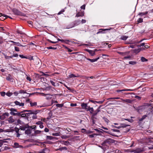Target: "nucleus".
Returning a JSON list of instances; mask_svg holds the SVG:
<instances>
[{"label": "nucleus", "instance_id": "obj_13", "mask_svg": "<svg viewBox=\"0 0 153 153\" xmlns=\"http://www.w3.org/2000/svg\"><path fill=\"white\" fill-rule=\"evenodd\" d=\"M121 100H122L123 102H125L127 103L130 104L132 103L133 102V100H131L129 99L124 100L121 99Z\"/></svg>", "mask_w": 153, "mask_h": 153}, {"label": "nucleus", "instance_id": "obj_34", "mask_svg": "<svg viewBox=\"0 0 153 153\" xmlns=\"http://www.w3.org/2000/svg\"><path fill=\"white\" fill-rule=\"evenodd\" d=\"M128 37V36L123 35L121 36L120 39L123 40H126Z\"/></svg>", "mask_w": 153, "mask_h": 153}, {"label": "nucleus", "instance_id": "obj_51", "mask_svg": "<svg viewBox=\"0 0 153 153\" xmlns=\"http://www.w3.org/2000/svg\"><path fill=\"white\" fill-rule=\"evenodd\" d=\"M47 48L48 49H53V50H56L57 49L56 47H48Z\"/></svg>", "mask_w": 153, "mask_h": 153}, {"label": "nucleus", "instance_id": "obj_63", "mask_svg": "<svg viewBox=\"0 0 153 153\" xmlns=\"http://www.w3.org/2000/svg\"><path fill=\"white\" fill-rule=\"evenodd\" d=\"M3 43V39L2 37L0 36V44H2Z\"/></svg>", "mask_w": 153, "mask_h": 153}, {"label": "nucleus", "instance_id": "obj_40", "mask_svg": "<svg viewBox=\"0 0 153 153\" xmlns=\"http://www.w3.org/2000/svg\"><path fill=\"white\" fill-rule=\"evenodd\" d=\"M30 104L31 106L33 107L37 105V102H30Z\"/></svg>", "mask_w": 153, "mask_h": 153}, {"label": "nucleus", "instance_id": "obj_28", "mask_svg": "<svg viewBox=\"0 0 153 153\" xmlns=\"http://www.w3.org/2000/svg\"><path fill=\"white\" fill-rule=\"evenodd\" d=\"M28 128V127H26V126H20L19 129L24 131L25 130L26 128Z\"/></svg>", "mask_w": 153, "mask_h": 153}, {"label": "nucleus", "instance_id": "obj_29", "mask_svg": "<svg viewBox=\"0 0 153 153\" xmlns=\"http://www.w3.org/2000/svg\"><path fill=\"white\" fill-rule=\"evenodd\" d=\"M134 108L139 113H140V110L141 109V106H139L138 107H134Z\"/></svg>", "mask_w": 153, "mask_h": 153}, {"label": "nucleus", "instance_id": "obj_6", "mask_svg": "<svg viewBox=\"0 0 153 153\" xmlns=\"http://www.w3.org/2000/svg\"><path fill=\"white\" fill-rule=\"evenodd\" d=\"M111 29V28H108V29H99V31L97 33V34H98L100 33H105L106 32L105 31H109Z\"/></svg>", "mask_w": 153, "mask_h": 153}, {"label": "nucleus", "instance_id": "obj_32", "mask_svg": "<svg viewBox=\"0 0 153 153\" xmlns=\"http://www.w3.org/2000/svg\"><path fill=\"white\" fill-rule=\"evenodd\" d=\"M64 86L69 91H70L72 92H73L74 90V89L71 88L70 87H68L67 86H66L65 85H64Z\"/></svg>", "mask_w": 153, "mask_h": 153}, {"label": "nucleus", "instance_id": "obj_58", "mask_svg": "<svg viewBox=\"0 0 153 153\" xmlns=\"http://www.w3.org/2000/svg\"><path fill=\"white\" fill-rule=\"evenodd\" d=\"M41 81L42 82H43L44 81H45V80L46 79L45 78V77H42V76L40 78Z\"/></svg>", "mask_w": 153, "mask_h": 153}, {"label": "nucleus", "instance_id": "obj_15", "mask_svg": "<svg viewBox=\"0 0 153 153\" xmlns=\"http://www.w3.org/2000/svg\"><path fill=\"white\" fill-rule=\"evenodd\" d=\"M86 111H89L90 113L92 115L94 111V109L92 107L91 108L89 106Z\"/></svg>", "mask_w": 153, "mask_h": 153}, {"label": "nucleus", "instance_id": "obj_16", "mask_svg": "<svg viewBox=\"0 0 153 153\" xmlns=\"http://www.w3.org/2000/svg\"><path fill=\"white\" fill-rule=\"evenodd\" d=\"M14 103L16 105H19L20 106H23L24 105V103H20L19 102L17 101H15Z\"/></svg>", "mask_w": 153, "mask_h": 153}, {"label": "nucleus", "instance_id": "obj_53", "mask_svg": "<svg viewBox=\"0 0 153 153\" xmlns=\"http://www.w3.org/2000/svg\"><path fill=\"white\" fill-rule=\"evenodd\" d=\"M19 128H18L16 127H15V128H14V131L17 133H19Z\"/></svg>", "mask_w": 153, "mask_h": 153}, {"label": "nucleus", "instance_id": "obj_30", "mask_svg": "<svg viewBox=\"0 0 153 153\" xmlns=\"http://www.w3.org/2000/svg\"><path fill=\"white\" fill-rule=\"evenodd\" d=\"M131 56L130 55H128L127 56H124L123 58V59H131Z\"/></svg>", "mask_w": 153, "mask_h": 153}, {"label": "nucleus", "instance_id": "obj_1", "mask_svg": "<svg viewBox=\"0 0 153 153\" xmlns=\"http://www.w3.org/2000/svg\"><path fill=\"white\" fill-rule=\"evenodd\" d=\"M40 111L39 110H24L23 112H28V113H26V118L28 119L29 118H30L31 117V114H36L38 113Z\"/></svg>", "mask_w": 153, "mask_h": 153}, {"label": "nucleus", "instance_id": "obj_57", "mask_svg": "<svg viewBox=\"0 0 153 153\" xmlns=\"http://www.w3.org/2000/svg\"><path fill=\"white\" fill-rule=\"evenodd\" d=\"M14 146H15V147H18L19 146H19V144L18 143H14Z\"/></svg>", "mask_w": 153, "mask_h": 153}, {"label": "nucleus", "instance_id": "obj_35", "mask_svg": "<svg viewBox=\"0 0 153 153\" xmlns=\"http://www.w3.org/2000/svg\"><path fill=\"white\" fill-rule=\"evenodd\" d=\"M148 13V12L146 11L145 12L140 13L138 14V15L142 16L144 15H146Z\"/></svg>", "mask_w": 153, "mask_h": 153}, {"label": "nucleus", "instance_id": "obj_55", "mask_svg": "<svg viewBox=\"0 0 153 153\" xmlns=\"http://www.w3.org/2000/svg\"><path fill=\"white\" fill-rule=\"evenodd\" d=\"M13 94L12 92H7L6 93V95L8 97H10Z\"/></svg>", "mask_w": 153, "mask_h": 153}, {"label": "nucleus", "instance_id": "obj_52", "mask_svg": "<svg viewBox=\"0 0 153 153\" xmlns=\"http://www.w3.org/2000/svg\"><path fill=\"white\" fill-rule=\"evenodd\" d=\"M51 88H52V86H50L46 87L45 88V90H47V91H49V90H50V89H51Z\"/></svg>", "mask_w": 153, "mask_h": 153}, {"label": "nucleus", "instance_id": "obj_26", "mask_svg": "<svg viewBox=\"0 0 153 153\" xmlns=\"http://www.w3.org/2000/svg\"><path fill=\"white\" fill-rule=\"evenodd\" d=\"M67 148L66 147H62L61 148H60L59 149H57L56 150V151H58L59 150L60 151H62L63 150H67Z\"/></svg>", "mask_w": 153, "mask_h": 153}, {"label": "nucleus", "instance_id": "obj_64", "mask_svg": "<svg viewBox=\"0 0 153 153\" xmlns=\"http://www.w3.org/2000/svg\"><path fill=\"white\" fill-rule=\"evenodd\" d=\"M63 142H64V144L66 146H68V145L67 144L69 143V142L68 141H63Z\"/></svg>", "mask_w": 153, "mask_h": 153}, {"label": "nucleus", "instance_id": "obj_12", "mask_svg": "<svg viewBox=\"0 0 153 153\" xmlns=\"http://www.w3.org/2000/svg\"><path fill=\"white\" fill-rule=\"evenodd\" d=\"M84 11L78 12L76 15V17H82L84 16Z\"/></svg>", "mask_w": 153, "mask_h": 153}, {"label": "nucleus", "instance_id": "obj_8", "mask_svg": "<svg viewBox=\"0 0 153 153\" xmlns=\"http://www.w3.org/2000/svg\"><path fill=\"white\" fill-rule=\"evenodd\" d=\"M117 53L122 56H127L128 55L129 53L130 52L129 51L124 52H122L119 51H118L117 52Z\"/></svg>", "mask_w": 153, "mask_h": 153}, {"label": "nucleus", "instance_id": "obj_24", "mask_svg": "<svg viewBox=\"0 0 153 153\" xmlns=\"http://www.w3.org/2000/svg\"><path fill=\"white\" fill-rule=\"evenodd\" d=\"M49 152V150L48 149L45 148L42 150V151L40 152L42 153H48Z\"/></svg>", "mask_w": 153, "mask_h": 153}, {"label": "nucleus", "instance_id": "obj_47", "mask_svg": "<svg viewBox=\"0 0 153 153\" xmlns=\"http://www.w3.org/2000/svg\"><path fill=\"white\" fill-rule=\"evenodd\" d=\"M19 93L20 94H25L27 93L26 91H24L23 90H21L19 91Z\"/></svg>", "mask_w": 153, "mask_h": 153}, {"label": "nucleus", "instance_id": "obj_56", "mask_svg": "<svg viewBox=\"0 0 153 153\" xmlns=\"http://www.w3.org/2000/svg\"><path fill=\"white\" fill-rule=\"evenodd\" d=\"M102 118L106 122L108 123L109 122V120H108L105 117H102Z\"/></svg>", "mask_w": 153, "mask_h": 153}, {"label": "nucleus", "instance_id": "obj_17", "mask_svg": "<svg viewBox=\"0 0 153 153\" xmlns=\"http://www.w3.org/2000/svg\"><path fill=\"white\" fill-rule=\"evenodd\" d=\"M69 42H71L74 43H75L74 42H72L71 40L68 39H64V41L62 43H65L66 44L71 45L69 43Z\"/></svg>", "mask_w": 153, "mask_h": 153}, {"label": "nucleus", "instance_id": "obj_5", "mask_svg": "<svg viewBox=\"0 0 153 153\" xmlns=\"http://www.w3.org/2000/svg\"><path fill=\"white\" fill-rule=\"evenodd\" d=\"M148 115H143L141 118H139L137 123L139 125L142 124V121L145 119L147 117Z\"/></svg>", "mask_w": 153, "mask_h": 153}, {"label": "nucleus", "instance_id": "obj_43", "mask_svg": "<svg viewBox=\"0 0 153 153\" xmlns=\"http://www.w3.org/2000/svg\"><path fill=\"white\" fill-rule=\"evenodd\" d=\"M26 59H28L30 60H32L33 59V56H26Z\"/></svg>", "mask_w": 153, "mask_h": 153}, {"label": "nucleus", "instance_id": "obj_3", "mask_svg": "<svg viewBox=\"0 0 153 153\" xmlns=\"http://www.w3.org/2000/svg\"><path fill=\"white\" fill-rule=\"evenodd\" d=\"M45 76L46 77L49 76V75L47 74H45L43 72H40V74H37L35 73L33 75L34 78L36 80H37L39 79H40L41 77L42 76Z\"/></svg>", "mask_w": 153, "mask_h": 153}, {"label": "nucleus", "instance_id": "obj_33", "mask_svg": "<svg viewBox=\"0 0 153 153\" xmlns=\"http://www.w3.org/2000/svg\"><path fill=\"white\" fill-rule=\"evenodd\" d=\"M31 130L30 129H27L25 131V133L26 134H30L31 133Z\"/></svg>", "mask_w": 153, "mask_h": 153}, {"label": "nucleus", "instance_id": "obj_11", "mask_svg": "<svg viewBox=\"0 0 153 153\" xmlns=\"http://www.w3.org/2000/svg\"><path fill=\"white\" fill-rule=\"evenodd\" d=\"M83 56L86 59L90 61L91 62H96L100 59V57H97L96 59H90L87 58L85 56Z\"/></svg>", "mask_w": 153, "mask_h": 153}, {"label": "nucleus", "instance_id": "obj_2", "mask_svg": "<svg viewBox=\"0 0 153 153\" xmlns=\"http://www.w3.org/2000/svg\"><path fill=\"white\" fill-rule=\"evenodd\" d=\"M115 140L111 138H108L105 140L102 143V145L103 146H107L108 145H111L114 143Z\"/></svg>", "mask_w": 153, "mask_h": 153}, {"label": "nucleus", "instance_id": "obj_21", "mask_svg": "<svg viewBox=\"0 0 153 153\" xmlns=\"http://www.w3.org/2000/svg\"><path fill=\"white\" fill-rule=\"evenodd\" d=\"M6 79L7 81H11L13 80V79L11 75L10 74H9L8 76L6 77Z\"/></svg>", "mask_w": 153, "mask_h": 153}, {"label": "nucleus", "instance_id": "obj_62", "mask_svg": "<svg viewBox=\"0 0 153 153\" xmlns=\"http://www.w3.org/2000/svg\"><path fill=\"white\" fill-rule=\"evenodd\" d=\"M52 135L54 136H58L59 135V133L56 132V133H53L52 134Z\"/></svg>", "mask_w": 153, "mask_h": 153}, {"label": "nucleus", "instance_id": "obj_19", "mask_svg": "<svg viewBox=\"0 0 153 153\" xmlns=\"http://www.w3.org/2000/svg\"><path fill=\"white\" fill-rule=\"evenodd\" d=\"M148 109L149 110V111H150V112L147 115H148L149 114H150L151 113L152 114V111L153 107L152 105H151L150 104H147Z\"/></svg>", "mask_w": 153, "mask_h": 153}, {"label": "nucleus", "instance_id": "obj_27", "mask_svg": "<svg viewBox=\"0 0 153 153\" xmlns=\"http://www.w3.org/2000/svg\"><path fill=\"white\" fill-rule=\"evenodd\" d=\"M98 112H97V111L96 110L95 111H94L92 115L91 118H94V119H96L97 118L96 117H94L96 116Z\"/></svg>", "mask_w": 153, "mask_h": 153}, {"label": "nucleus", "instance_id": "obj_44", "mask_svg": "<svg viewBox=\"0 0 153 153\" xmlns=\"http://www.w3.org/2000/svg\"><path fill=\"white\" fill-rule=\"evenodd\" d=\"M142 152L141 149H138L134 151V153H140Z\"/></svg>", "mask_w": 153, "mask_h": 153}, {"label": "nucleus", "instance_id": "obj_4", "mask_svg": "<svg viewBox=\"0 0 153 153\" xmlns=\"http://www.w3.org/2000/svg\"><path fill=\"white\" fill-rule=\"evenodd\" d=\"M12 12L14 14L16 15L25 16V14L22 13L19 10L16 8H13L12 10Z\"/></svg>", "mask_w": 153, "mask_h": 153}, {"label": "nucleus", "instance_id": "obj_61", "mask_svg": "<svg viewBox=\"0 0 153 153\" xmlns=\"http://www.w3.org/2000/svg\"><path fill=\"white\" fill-rule=\"evenodd\" d=\"M47 41L48 42H51V43H53V44H55V43H56L58 42V41L53 42V41H51L49 39H47Z\"/></svg>", "mask_w": 153, "mask_h": 153}, {"label": "nucleus", "instance_id": "obj_18", "mask_svg": "<svg viewBox=\"0 0 153 153\" xmlns=\"http://www.w3.org/2000/svg\"><path fill=\"white\" fill-rule=\"evenodd\" d=\"M74 25L75 26H77L79 25L81 23V21L80 20H76L73 22Z\"/></svg>", "mask_w": 153, "mask_h": 153}, {"label": "nucleus", "instance_id": "obj_38", "mask_svg": "<svg viewBox=\"0 0 153 153\" xmlns=\"http://www.w3.org/2000/svg\"><path fill=\"white\" fill-rule=\"evenodd\" d=\"M49 116L48 117L46 118V119L48 120H49L51 118L52 116V113H51L50 112L48 113Z\"/></svg>", "mask_w": 153, "mask_h": 153}, {"label": "nucleus", "instance_id": "obj_20", "mask_svg": "<svg viewBox=\"0 0 153 153\" xmlns=\"http://www.w3.org/2000/svg\"><path fill=\"white\" fill-rule=\"evenodd\" d=\"M73 22H71L70 24L68 25L66 28V29H69L75 27Z\"/></svg>", "mask_w": 153, "mask_h": 153}, {"label": "nucleus", "instance_id": "obj_45", "mask_svg": "<svg viewBox=\"0 0 153 153\" xmlns=\"http://www.w3.org/2000/svg\"><path fill=\"white\" fill-rule=\"evenodd\" d=\"M63 104H57L56 105V106L58 107L62 108L63 106Z\"/></svg>", "mask_w": 153, "mask_h": 153}, {"label": "nucleus", "instance_id": "obj_54", "mask_svg": "<svg viewBox=\"0 0 153 153\" xmlns=\"http://www.w3.org/2000/svg\"><path fill=\"white\" fill-rule=\"evenodd\" d=\"M102 106V105H100L98 107V108L96 110H97V112H99L100 111L101 107Z\"/></svg>", "mask_w": 153, "mask_h": 153}, {"label": "nucleus", "instance_id": "obj_9", "mask_svg": "<svg viewBox=\"0 0 153 153\" xmlns=\"http://www.w3.org/2000/svg\"><path fill=\"white\" fill-rule=\"evenodd\" d=\"M85 51L88 52L91 56H94L96 55L95 53L93 51L89 50L87 49H85Z\"/></svg>", "mask_w": 153, "mask_h": 153}, {"label": "nucleus", "instance_id": "obj_42", "mask_svg": "<svg viewBox=\"0 0 153 153\" xmlns=\"http://www.w3.org/2000/svg\"><path fill=\"white\" fill-rule=\"evenodd\" d=\"M42 132H43V131L36 130L34 132L36 134H39L41 133Z\"/></svg>", "mask_w": 153, "mask_h": 153}, {"label": "nucleus", "instance_id": "obj_49", "mask_svg": "<svg viewBox=\"0 0 153 153\" xmlns=\"http://www.w3.org/2000/svg\"><path fill=\"white\" fill-rule=\"evenodd\" d=\"M10 110L11 111V112H13L14 111L15 112H18L17 111V109H15L14 108H11L10 109Z\"/></svg>", "mask_w": 153, "mask_h": 153}, {"label": "nucleus", "instance_id": "obj_22", "mask_svg": "<svg viewBox=\"0 0 153 153\" xmlns=\"http://www.w3.org/2000/svg\"><path fill=\"white\" fill-rule=\"evenodd\" d=\"M80 77V75L78 74H77V75H75L73 74H71L69 75L68 78H71L72 77Z\"/></svg>", "mask_w": 153, "mask_h": 153}, {"label": "nucleus", "instance_id": "obj_50", "mask_svg": "<svg viewBox=\"0 0 153 153\" xmlns=\"http://www.w3.org/2000/svg\"><path fill=\"white\" fill-rule=\"evenodd\" d=\"M27 141L30 142H35V140H34L32 139H28L27 140Z\"/></svg>", "mask_w": 153, "mask_h": 153}, {"label": "nucleus", "instance_id": "obj_10", "mask_svg": "<svg viewBox=\"0 0 153 153\" xmlns=\"http://www.w3.org/2000/svg\"><path fill=\"white\" fill-rule=\"evenodd\" d=\"M17 113H15L13 112H10V114L12 115H13V116H20V115H21V113L23 112V111H18L17 112Z\"/></svg>", "mask_w": 153, "mask_h": 153}, {"label": "nucleus", "instance_id": "obj_46", "mask_svg": "<svg viewBox=\"0 0 153 153\" xmlns=\"http://www.w3.org/2000/svg\"><path fill=\"white\" fill-rule=\"evenodd\" d=\"M137 23H139L143 22V19L141 18H139L137 21Z\"/></svg>", "mask_w": 153, "mask_h": 153}, {"label": "nucleus", "instance_id": "obj_37", "mask_svg": "<svg viewBox=\"0 0 153 153\" xmlns=\"http://www.w3.org/2000/svg\"><path fill=\"white\" fill-rule=\"evenodd\" d=\"M9 123H12L14 122V120L13 118V117L12 116L10 117L9 118Z\"/></svg>", "mask_w": 153, "mask_h": 153}, {"label": "nucleus", "instance_id": "obj_41", "mask_svg": "<svg viewBox=\"0 0 153 153\" xmlns=\"http://www.w3.org/2000/svg\"><path fill=\"white\" fill-rule=\"evenodd\" d=\"M54 138L53 137L51 136H46V139L47 140H51L53 139Z\"/></svg>", "mask_w": 153, "mask_h": 153}, {"label": "nucleus", "instance_id": "obj_25", "mask_svg": "<svg viewBox=\"0 0 153 153\" xmlns=\"http://www.w3.org/2000/svg\"><path fill=\"white\" fill-rule=\"evenodd\" d=\"M62 46L64 48H65V49H67L68 50V52H71L73 51L72 50L70 49L69 48L67 47L65 45H62Z\"/></svg>", "mask_w": 153, "mask_h": 153}, {"label": "nucleus", "instance_id": "obj_48", "mask_svg": "<svg viewBox=\"0 0 153 153\" xmlns=\"http://www.w3.org/2000/svg\"><path fill=\"white\" fill-rule=\"evenodd\" d=\"M129 64L131 65H134L137 63V62L136 61H130L129 62Z\"/></svg>", "mask_w": 153, "mask_h": 153}, {"label": "nucleus", "instance_id": "obj_7", "mask_svg": "<svg viewBox=\"0 0 153 153\" xmlns=\"http://www.w3.org/2000/svg\"><path fill=\"white\" fill-rule=\"evenodd\" d=\"M128 126H130L126 123H121L120 124V126H114V127L118 129H120L121 128H124Z\"/></svg>", "mask_w": 153, "mask_h": 153}, {"label": "nucleus", "instance_id": "obj_36", "mask_svg": "<svg viewBox=\"0 0 153 153\" xmlns=\"http://www.w3.org/2000/svg\"><path fill=\"white\" fill-rule=\"evenodd\" d=\"M133 91L132 90H131L130 89H122L121 90H117L116 91L118 92H120L122 91Z\"/></svg>", "mask_w": 153, "mask_h": 153}, {"label": "nucleus", "instance_id": "obj_23", "mask_svg": "<svg viewBox=\"0 0 153 153\" xmlns=\"http://www.w3.org/2000/svg\"><path fill=\"white\" fill-rule=\"evenodd\" d=\"M25 112H23L21 113V115H20V116H19L20 117V118L21 117H23L26 118L27 114L26 113H25Z\"/></svg>", "mask_w": 153, "mask_h": 153}, {"label": "nucleus", "instance_id": "obj_14", "mask_svg": "<svg viewBox=\"0 0 153 153\" xmlns=\"http://www.w3.org/2000/svg\"><path fill=\"white\" fill-rule=\"evenodd\" d=\"M81 106L82 108L85 109L86 111L88 106L87 103H81Z\"/></svg>", "mask_w": 153, "mask_h": 153}, {"label": "nucleus", "instance_id": "obj_39", "mask_svg": "<svg viewBox=\"0 0 153 153\" xmlns=\"http://www.w3.org/2000/svg\"><path fill=\"white\" fill-rule=\"evenodd\" d=\"M141 60L142 62H147L148 61V59H146L145 57H142L141 58Z\"/></svg>", "mask_w": 153, "mask_h": 153}, {"label": "nucleus", "instance_id": "obj_60", "mask_svg": "<svg viewBox=\"0 0 153 153\" xmlns=\"http://www.w3.org/2000/svg\"><path fill=\"white\" fill-rule=\"evenodd\" d=\"M16 32L17 33H18L20 34H24V33L22 31H20L19 30H17Z\"/></svg>", "mask_w": 153, "mask_h": 153}, {"label": "nucleus", "instance_id": "obj_59", "mask_svg": "<svg viewBox=\"0 0 153 153\" xmlns=\"http://www.w3.org/2000/svg\"><path fill=\"white\" fill-rule=\"evenodd\" d=\"M134 98L137 99L138 100H141V97L138 96H135Z\"/></svg>", "mask_w": 153, "mask_h": 153}, {"label": "nucleus", "instance_id": "obj_31", "mask_svg": "<svg viewBox=\"0 0 153 153\" xmlns=\"http://www.w3.org/2000/svg\"><path fill=\"white\" fill-rule=\"evenodd\" d=\"M103 131L108 134H110L112 136H115V137H118V136L117 135H115L114 134L112 133L111 132H109L108 131Z\"/></svg>", "mask_w": 153, "mask_h": 153}]
</instances>
